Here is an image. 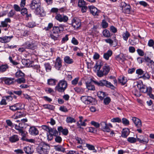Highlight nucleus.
<instances>
[{
	"mask_svg": "<svg viewBox=\"0 0 154 154\" xmlns=\"http://www.w3.org/2000/svg\"><path fill=\"white\" fill-rule=\"evenodd\" d=\"M29 132L32 135H36L38 134V131L35 127H31L29 129Z\"/></svg>",
	"mask_w": 154,
	"mask_h": 154,
	"instance_id": "22",
	"label": "nucleus"
},
{
	"mask_svg": "<svg viewBox=\"0 0 154 154\" xmlns=\"http://www.w3.org/2000/svg\"><path fill=\"white\" fill-rule=\"evenodd\" d=\"M120 7L122 12L126 14H130L131 12V6L129 4H126L124 2L121 3Z\"/></svg>",
	"mask_w": 154,
	"mask_h": 154,
	"instance_id": "5",
	"label": "nucleus"
},
{
	"mask_svg": "<svg viewBox=\"0 0 154 154\" xmlns=\"http://www.w3.org/2000/svg\"><path fill=\"white\" fill-rule=\"evenodd\" d=\"M79 79V77H76L72 81V84L73 85H76L78 82Z\"/></svg>",
	"mask_w": 154,
	"mask_h": 154,
	"instance_id": "61",
	"label": "nucleus"
},
{
	"mask_svg": "<svg viewBox=\"0 0 154 154\" xmlns=\"http://www.w3.org/2000/svg\"><path fill=\"white\" fill-rule=\"evenodd\" d=\"M86 147L89 150H95V147L94 146L90 144L87 143L86 144Z\"/></svg>",
	"mask_w": 154,
	"mask_h": 154,
	"instance_id": "57",
	"label": "nucleus"
},
{
	"mask_svg": "<svg viewBox=\"0 0 154 154\" xmlns=\"http://www.w3.org/2000/svg\"><path fill=\"white\" fill-rule=\"evenodd\" d=\"M132 120L137 128H140L141 127L142 124L140 119L136 117H133Z\"/></svg>",
	"mask_w": 154,
	"mask_h": 154,
	"instance_id": "14",
	"label": "nucleus"
},
{
	"mask_svg": "<svg viewBox=\"0 0 154 154\" xmlns=\"http://www.w3.org/2000/svg\"><path fill=\"white\" fill-rule=\"evenodd\" d=\"M66 121L67 123H71L73 122H75V119L70 116L67 117L66 119Z\"/></svg>",
	"mask_w": 154,
	"mask_h": 154,
	"instance_id": "41",
	"label": "nucleus"
},
{
	"mask_svg": "<svg viewBox=\"0 0 154 154\" xmlns=\"http://www.w3.org/2000/svg\"><path fill=\"white\" fill-rule=\"evenodd\" d=\"M136 72L138 75H142L144 74V72L141 69H139L136 70Z\"/></svg>",
	"mask_w": 154,
	"mask_h": 154,
	"instance_id": "56",
	"label": "nucleus"
},
{
	"mask_svg": "<svg viewBox=\"0 0 154 154\" xmlns=\"http://www.w3.org/2000/svg\"><path fill=\"white\" fill-rule=\"evenodd\" d=\"M110 70L109 66L107 64H105L103 66V70L104 72V74L107 75L109 72Z\"/></svg>",
	"mask_w": 154,
	"mask_h": 154,
	"instance_id": "31",
	"label": "nucleus"
},
{
	"mask_svg": "<svg viewBox=\"0 0 154 154\" xmlns=\"http://www.w3.org/2000/svg\"><path fill=\"white\" fill-rule=\"evenodd\" d=\"M92 82L96 85L98 86H105L109 88L112 89H113L114 87L111 83L106 80H102L97 81L95 80H92Z\"/></svg>",
	"mask_w": 154,
	"mask_h": 154,
	"instance_id": "3",
	"label": "nucleus"
},
{
	"mask_svg": "<svg viewBox=\"0 0 154 154\" xmlns=\"http://www.w3.org/2000/svg\"><path fill=\"white\" fill-rule=\"evenodd\" d=\"M140 78H143L144 80L149 79L150 78V76L147 72H144V74L142 76H140Z\"/></svg>",
	"mask_w": 154,
	"mask_h": 154,
	"instance_id": "43",
	"label": "nucleus"
},
{
	"mask_svg": "<svg viewBox=\"0 0 154 154\" xmlns=\"http://www.w3.org/2000/svg\"><path fill=\"white\" fill-rule=\"evenodd\" d=\"M11 22L10 19L9 18H7L5 19V20L1 22V24L2 27H7L8 26V23H10Z\"/></svg>",
	"mask_w": 154,
	"mask_h": 154,
	"instance_id": "25",
	"label": "nucleus"
},
{
	"mask_svg": "<svg viewBox=\"0 0 154 154\" xmlns=\"http://www.w3.org/2000/svg\"><path fill=\"white\" fill-rule=\"evenodd\" d=\"M100 125L102 130L104 132H109L110 131L109 128L108 127L107 124L104 122H101Z\"/></svg>",
	"mask_w": 154,
	"mask_h": 154,
	"instance_id": "18",
	"label": "nucleus"
},
{
	"mask_svg": "<svg viewBox=\"0 0 154 154\" xmlns=\"http://www.w3.org/2000/svg\"><path fill=\"white\" fill-rule=\"evenodd\" d=\"M22 46L28 49L34 50L37 48L36 42L34 41H27L25 42Z\"/></svg>",
	"mask_w": 154,
	"mask_h": 154,
	"instance_id": "4",
	"label": "nucleus"
},
{
	"mask_svg": "<svg viewBox=\"0 0 154 154\" xmlns=\"http://www.w3.org/2000/svg\"><path fill=\"white\" fill-rule=\"evenodd\" d=\"M68 20V17L66 16L63 14L62 15L61 20V22H63L64 23L66 22Z\"/></svg>",
	"mask_w": 154,
	"mask_h": 154,
	"instance_id": "48",
	"label": "nucleus"
},
{
	"mask_svg": "<svg viewBox=\"0 0 154 154\" xmlns=\"http://www.w3.org/2000/svg\"><path fill=\"white\" fill-rule=\"evenodd\" d=\"M118 82L121 83L122 85H124L127 82V79L124 76H120L118 79Z\"/></svg>",
	"mask_w": 154,
	"mask_h": 154,
	"instance_id": "30",
	"label": "nucleus"
},
{
	"mask_svg": "<svg viewBox=\"0 0 154 154\" xmlns=\"http://www.w3.org/2000/svg\"><path fill=\"white\" fill-rule=\"evenodd\" d=\"M138 4L143 6L144 7H147L148 5L147 3L144 1L138 2L136 4Z\"/></svg>",
	"mask_w": 154,
	"mask_h": 154,
	"instance_id": "52",
	"label": "nucleus"
},
{
	"mask_svg": "<svg viewBox=\"0 0 154 154\" xmlns=\"http://www.w3.org/2000/svg\"><path fill=\"white\" fill-rule=\"evenodd\" d=\"M130 34L128 31H126L125 32H124L122 34V37L123 39L127 41L128 37L130 36Z\"/></svg>",
	"mask_w": 154,
	"mask_h": 154,
	"instance_id": "40",
	"label": "nucleus"
},
{
	"mask_svg": "<svg viewBox=\"0 0 154 154\" xmlns=\"http://www.w3.org/2000/svg\"><path fill=\"white\" fill-rule=\"evenodd\" d=\"M115 60L119 62L120 63H122V57H120V55H116L115 57Z\"/></svg>",
	"mask_w": 154,
	"mask_h": 154,
	"instance_id": "58",
	"label": "nucleus"
},
{
	"mask_svg": "<svg viewBox=\"0 0 154 154\" xmlns=\"http://www.w3.org/2000/svg\"><path fill=\"white\" fill-rule=\"evenodd\" d=\"M57 80L53 79H48L47 80V84L53 86L56 85Z\"/></svg>",
	"mask_w": 154,
	"mask_h": 154,
	"instance_id": "33",
	"label": "nucleus"
},
{
	"mask_svg": "<svg viewBox=\"0 0 154 154\" xmlns=\"http://www.w3.org/2000/svg\"><path fill=\"white\" fill-rule=\"evenodd\" d=\"M129 130L127 128L123 129L122 131L121 136L124 138H126L129 134Z\"/></svg>",
	"mask_w": 154,
	"mask_h": 154,
	"instance_id": "27",
	"label": "nucleus"
},
{
	"mask_svg": "<svg viewBox=\"0 0 154 154\" xmlns=\"http://www.w3.org/2000/svg\"><path fill=\"white\" fill-rule=\"evenodd\" d=\"M137 87L139 88L140 91L143 93L147 92V86L143 85V83L138 84Z\"/></svg>",
	"mask_w": 154,
	"mask_h": 154,
	"instance_id": "23",
	"label": "nucleus"
},
{
	"mask_svg": "<svg viewBox=\"0 0 154 154\" xmlns=\"http://www.w3.org/2000/svg\"><path fill=\"white\" fill-rule=\"evenodd\" d=\"M44 66L47 72H49L51 71V66L49 63H45Z\"/></svg>",
	"mask_w": 154,
	"mask_h": 154,
	"instance_id": "42",
	"label": "nucleus"
},
{
	"mask_svg": "<svg viewBox=\"0 0 154 154\" xmlns=\"http://www.w3.org/2000/svg\"><path fill=\"white\" fill-rule=\"evenodd\" d=\"M23 64L26 66L32 67L33 69H36V72H39L40 71L39 69V66L38 65H34L33 63H31L28 65V63H23Z\"/></svg>",
	"mask_w": 154,
	"mask_h": 154,
	"instance_id": "21",
	"label": "nucleus"
},
{
	"mask_svg": "<svg viewBox=\"0 0 154 154\" xmlns=\"http://www.w3.org/2000/svg\"><path fill=\"white\" fill-rule=\"evenodd\" d=\"M111 99L109 97H106L104 99L103 102L106 105L108 104L110 102Z\"/></svg>",
	"mask_w": 154,
	"mask_h": 154,
	"instance_id": "59",
	"label": "nucleus"
},
{
	"mask_svg": "<svg viewBox=\"0 0 154 154\" xmlns=\"http://www.w3.org/2000/svg\"><path fill=\"white\" fill-rule=\"evenodd\" d=\"M57 130L59 133V135L60 134V133H62V134L65 136L67 135L69 133V131L67 128L63 129L62 126L58 127L57 128Z\"/></svg>",
	"mask_w": 154,
	"mask_h": 154,
	"instance_id": "19",
	"label": "nucleus"
},
{
	"mask_svg": "<svg viewBox=\"0 0 154 154\" xmlns=\"http://www.w3.org/2000/svg\"><path fill=\"white\" fill-rule=\"evenodd\" d=\"M62 14H57L55 16V19L60 22H61V20Z\"/></svg>",
	"mask_w": 154,
	"mask_h": 154,
	"instance_id": "62",
	"label": "nucleus"
},
{
	"mask_svg": "<svg viewBox=\"0 0 154 154\" xmlns=\"http://www.w3.org/2000/svg\"><path fill=\"white\" fill-rule=\"evenodd\" d=\"M64 61L65 63L68 64H71L74 62L73 59L68 56H66L64 57Z\"/></svg>",
	"mask_w": 154,
	"mask_h": 154,
	"instance_id": "28",
	"label": "nucleus"
},
{
	"mask_svg": "<svg viewBox=\"0 0 154 154\" xmlns=\"http://www.w3.org/2000/svg\"><path fill=\"white\" fill-rule=\"evenodd\" d=\"M64 25L60 24L58 26H54L53 27L52 31L58 34L61 33L64 30Z\"/></svg>",
	"mask_w": 154,
	"mask_h": 154,
	"instance_id": "11",
	"label": "nucleus"
},
{
	"mask_svg": "<svg viewBox=\"0 0 154 154\" xmlns=\"http://www.w3.org/2000/svg\"><path fill=\"white\" fill-rule=\"evenodd\" d=\"M85 2L84 0H79L78 2V6L79 7H81L85 6Z\"/></svg>",
	"mask_w": 154,
	"mask_h": 154,
	"instance_id": "54",
	"label": "nucleus"
},
{
	"mask_svg": "<svg viewBox=\"0 0 154 154\" xmlns=\"http://www.w3.org/2000/svg\"><path fill=\"white\" fill-rule=\"evenodd\" d=\"M27 26L29 28H32L35 26L36 25L35 23L34 22H29L28 23Z\"/></svg>",
	"mask_w": 154,
	"mask_h": 154,
	"instance_id": "60",
	"label": "nucleus"
},
{
	"mask_svg": "<svg viewBox=\"0 0 154 154\" xmlns=\"http://www.w3.org/2000/svg\"><path fill=\"white\" fill-rule=\"evenodd\" d=\"M139 40L137 41H136L134 40H132L131 39H129L128 42L130 44L132 45H134L138 43Z\"/></svg>",
	"mask_w": 154,
	"mask_h": 154,
	"instance_id": "49",
	"label": "nucleus"
},
{
	"mask_svg": "<svg viewBox=\"0 0 154 154\" xmlns=\"http://www.w3.org/2000/svg\"><path fill=\"white\" fill-rule=\"evenodd\" d=\"M122 122L125 125H129V121L125 118L122 119Z\"/></svg>",
	"mask_w": 154,
	"mask_h": 154,
	"instance_id": "53",
	"label": "nucleus"
},
{
	"mask_svg": "<svg viewBox=\"0 0 154 154\" xmlns=\"http://www.w3.org/2000/svg\"><path fill=\"white\" fill-rule=\"evenodd\" d=\"M48 132L50 134H51L54 136L58 135L59 133L58 131H57L56 128H50Z\"/></svg>",
	"mask_w": 154,
	"mask_h": 154,
	"instance_id": "32",
	"label": "nucleus"
},
{
	"mask_svg": "<svg viewBox=\"0 0 154 154\" xmlns=\"http://www.w3.org/2000/svg\"><path fill=\"white\" fill-rule=\"evenodd\" d=\"M154 45V41L152 39H150L148 42V45L150 47H153Z\"/></svg>",
	"mask_w": 154,
	"mask_h": 154,
	"instance_id": "63",
	"label": "nucleus"
},
{
	"mask_svg": "<svg viewBox=\"0 0 154 154\" xmlns=\"http://www.w3.org/2000/svg\"><path fill=\"white\" fill-rule=\"evenodd\" d=\"M60 135H58V134L56 135L55 137V141L56 143H60L62 140V137H60Z\"/></svg>",
	"mask_w": 154,
	"mask_h": 154,
	"instance_id": "44",
	"label": "nucleus"
},
{
	"mask_svg": "<svg viewBox=\"0 0 154 154\" xmlns=\"http://www.w3.org/2000/svg\"><path fill=\"white\" fill-rule=\"evenodd\" d=\"M127 140L128 142L130 143H134L137 141V138H135L134 137H129Z\"/></svg>",
	"mask_w": 154,
	"mask_h": 154,
	"instance_id": "47",
	"label": "nucleus"
},
{
	"mask_svg": "<svg viewBox=\"0 0 154 154\" xmlns=\"http://www.w3.org/2000/svg\"><path fill=\"white\" fill-rule=\"evenodd\" d=\"M40 0H32L30 5V7L32 10H36L41 6Z\"/></svg>",
	"mask_w": 154,
	"mask_h": 154,
	"instance_id": "7",
	"label": "nucleus"
},
{
	"mask_svg": "<svg viewBox=\"0 0 154 154\" xmlns=\"http://www.w3.org/2000/svg\"><path fill=\"white\" fill-rule=\"evenodd\" d=\"M87 88L88 90L94 91L95 88L94 85H92L91 82H87L86 83Z\"/></svg>",
	"mask_w": 154,
	"mask_h": 154,
	"instance_id": "34",
	"label": "nucleus"
},
{
	"mask_svg": "<svg viewBox=\"0 0 154 154\" xmlns=\"http://www.w3.org/2000/svg\"><path fill=\"white\" fill-rule=\"evenodd\" d=\"M67 86V84L66 82L64 80H60L55 88L56 91L59 92H64L66 89Z\"/></svg>",
	"mask_w": 154,
	"mask_h": 154,
	"instance_id": "2",
	"label": "nucleus"
},
{
	"mask_svg": "<svg viewBox=\"0 0 154 154\" xmlns=\"http://www.w3.org/2000/svg\"><path fill=\"white\" fill-rule=\"evenodd\" d=\"M88 8L90 10L91 13L94 16H98L100 12V10H98L93 6H89Z\"/></svg>",
	"mask_w": 154,
	"mask_h": 154,
	"instance_id": "9",
	"label": "nucleus"
},
{
	"mask_svg": "<svg viewBox=\"0 0 154 154\" xmlns=\"http://www.w3.org/2000/svg\"><path fill=\"white\" fill-rule=\"evenodd\" d=\"M82 101L86 104H89L91 103L92 104L93 102H94L95 100L94 98L90 96H82L81 97Z\"/></svg>",
	"mask_w": 154,
	"mask_h": 154,
	"instance_id": "6",
	"label": "nucleus"
},
{
	"mask_svg": "<svg viewBox=\"0 0 154 154\" xmlns=\"http://www.w3.org/2000/svg\"><path fill=\"white\" fill-rule=\"evenodd\" d=\"M14 152L16 154H22L24 152L23 150L20 149H17L14 150Z\"/></svg>",
	"mask_w": 154,
	"mask_h": 154,
	"instance_id": "64",
	"label": "nucleus"
},
{
	"mask_svg": "<svg viewBox=\"0 0 154 154\" xmlns=\"http://www.w3.org/2000/svg\"><path fill=\"white\" fill-rule=\"evenodd\" d=\"M50 146L47 143H40L36 148V151L39 154H48Z\"/></svg>",
	"mask_w": 154,
	"mask_h": 154,
	"instance_id": "1",
	"label": "nucleus"
},
{
	"mask_svg": "<svg viewBox=\"0 0 154 154\" xmlns=\"http://www.w3.org/2000/svg\"><path fill=\"white\" fill-rule=\"evenodd\" d=\"M34 13L35 14L37 15H39L41 17H43L45 15V13L43 8L40 6L38 8L35 10Z\"/></svg>",
	"mask_w": 154,
	"mask_h": 154,
	"instance_id": "13",
	"label": "nucleus"
},
{
	"mask_svg": "<svg viewBox=\"0 0 154 154\" xmlns=\"http://www.w3.org/2000/svg\"><path fill=\"white\" fill-rule=\"evenodd\" d=\"M2 80L7 85H10L13 84L15 82V79L14 78L5 77L2 79Z\"/></svg>",
	"mask_w": 154,
	"mask_h": 154,
	"instance_id": "16",
	"label": "nucleus"
},
{
	"mask_svg": "<svg viewBox=\"0 0 154 154\" xmlns=\"http://www.w3.org/2000/svg\"><path fill=\"white\" fill-rule=\"evenodd\" d=\"M43 107L44 109H47L50 110H53L55 108V106L53 105L46 104L43 105Z\"/></svg>",
	"mask_w": 154,
	"mask_h": 154,
	"instance_id": "36",
	"label": "nucleus"
},
{
	"mask_svg": "<svg viewBox=\"0 0 154 154\" xmlns=\"http://www.w3.org/2000/svg\"><path fill=\"white\" fill-rule=\"evenodd\" d=\"M103 35L106 37H109L110 36V33L109 31L107 29H105L103 32Z\"/></svg>",
	"mask_w": 154,
	"mask_h": 154,
	"instance_id": "45",
	"label": "nucleus"
},
{
	"mask_svg": "<svg viewBox=\"0 0 154 154\" xmlns=\"http://www.w3.org/2000/svg\"><path fill=\"white\" fill-rule=\"evenodd\" d=\"M50 36L51 38L54 41L58 40L59 39V34L55 32H54L53 31L50 34Z\"/></svg>",
	"mask_w": 154,
	"mask_h": 154,
	"instance_id": "29",
	"label": "nucleus"
},
{
	"mask_svg": "<svg viewBox=\"0 0 154 154\" xmlns=\"http://www.w3.org/2000/svg\"><path fill=\"white\" fill-rule=\"evenodd\" d=\"M55 150L58 152H64L65 151V149L63 148L61 145H57L54 146Z\"/></svg>",
	"mask_w": 154,
	"mask_h": 154,
	"instance_id": "38",
	"label": "nucleus"
},
{
	"mask_svg": "<svg viewBox=\"0 0 154 154\" xmlns=\"http://www.w3.org/2000/svg\"><path fill=\"white\" fill-rule=\"evenodd\" d=\"M22 105L20 103H17L13 105L9 106V109L12 111L14 112L21 109Z\"/></svg>",
	"mask_w": 154,
	"mask_h": 154,
	"instance_id": "15",
	"label": "nucleus"
},
{
	"mask_svg": "<svg viewBox=\"0 0 154 154\" xmlns=\"http://www.w3.org/2000/svg\"><path fill=\"white\" fill-rule=\"evenodd\" d=\"M97 75L100 77H101L103 76L104 75H106V74H104V72L103 70H99L97 72Z\"/></svg>",
	"mask_w": 154,
	"mask_h": 154,
	"instance_id": "46",
	"label": "nucleus"
},
{
	"mask_svg": "<svg viewBox=\"0 0 154 154\" xmlns=\"http://www.w3.org/2000/svg\"><path fill=\"white\" fill-rule=\"evenodd\" d=\"M71 24L72 26L75 29H77L81 26V23L77 18H74L72 20Z\"/></svg>",
	"mask_w": 154,
	"mask_h": 154,
	"instance_id": "8",
	"label": "nucleus"
},
{
	"mask_svg": "<svg viewBox=\"0 0 154 154\" xmlns=\"http://www.w3.org/2000/svg\"><path fill=\"white\" fill-rule=\"evenodd\" d=\"M19 140V137L16 134H14L9 137V140L11 143H15Z\"/></svg>",
	"mask_w": 154,
	"mask_h": 154,
	"instance_id": "20",
	"label": "nucleus"
},
{
	"mask_svg": "<svg viewBox=\"0 0 154 154\" xmlns=\"http://www.w3.org/2000/svg\"><path fill=\"white\" fill-rule=\"evenodd\" d=\"M68 36V34L66 35L65 36L62 38L61 41V43L62 44L64 43L69 40V38Z\"/></svg>",
	"mask_w": 154,
	"mask_h": 154,
	"instance_id": "55",
	"label": "nucleus"
},
{
	"mask_svg": "<svg viewBox=\"0 0 154 154\" xmlns=\"http://www.w3.org/2000/svg\"><path fill=\"white\" fill-rule=\"evenodd\" d=\"M62 60L60 57H57L56 58L54 66L55 69L58 70H61L62 66Z\"/></svg>",
	"mask_w": 154,
	"mask_h": 154,
	"instance_id": "10",
	"label": "nucleus"
},
{
	"mask_svg": "<svg viewBox=\"0 0 154 154\" xmlns=\"http://www.w3.org/2000/svg\"><path fill=\"white\" fill-rule=\"evenodd\" d=\"M111 121L113 122H121L122 121L120 118L119 117L113 118L111 120Z\"/></svg>",
	"mask_w": 154,
	"mask_h": 154,
	"instance_id": "51",
	"label": "nucleus"
},
{
	"mask_svg": "<svg viewBox=\"0 0 154 154\" xmlns=\"http://www.w3.org/2000/svg\"><path fill=\"white\" fill-rule=\"evenodd\" d=\"M97 95L100 100H103L105 97L106 95L105 93L103 91H99L98 92Z\"/></svg>",
	"mask_w": 154,
	"mask_h": 154,
	"instance_id": "37",
	"label": "nucleus"
},
{
	"mask_svg": "<svg viewBox=\"0 0 154 154\" xmlns=\"http://www.w3.org/2000/svg\"><path fill=\"white\" fill-rule=\"evenodd\" d=\"M137 141L139 143L144 144H146L149 141L148 137L146 136L140 135L139 137L137 136Z\"/></svg>",
	"mask_w": 154,
	"mask_h": 154,
	"instance_id": "12",
	"label": "nucleus"
},
{
	"mask_svg": "<svg viewBox=\"0 0 154 154\" xmlns=\"http://www.w3.org/2000/svg\"><path fill=\"white\" fill-rule=\"evenodd\" d=\"M112 51L110 50H109L106 52L104 53L103 57L106 60H109V57L112 55Z\"/></svg>",
	"mask_w": 154,
	"mask_h": 154,
	"instance_id": "24",
	"label": "nucleus"
},
{
	"mask_svg": "<svg viewBox=\"0 0 154 154\" xmlns=\"http://www.w3.org/2000/svg\"><path fill=\"white\" fill-rule=\"evenodd\" d=\"M23 149L25 152L27 154H32L34 151L32 146H26Z\"/></svg>",
	"mask_w": 154,
	"mask_h": 154,
	"instance_id": "26",
	"label": "nucleus"
},
{
	"mask_svg": "<svg viewBox=\"0 0 154 154\" xmlns=\"http://www.w3.org/2000/svg\"><path fill=\"white\" fill-rule=\"evenodd\" d=\"M13 37V35L11 36H4L0 37V42L2 43H6L9 42Z\"/></svg>",
	"mask_w": 154,
	"mask_h": 154,
	"instance_id": "17",
	"label": "nucleus"
},
{
	"mask_svg": "<svg viewBox=\"0 0 154 154\" xmlns=\"http://www.w3.org/2000/svg\"><path fill=\"white\" fill-rule=\"evenodd\" d=\"M15 76L16 78H19L23 77H25L24 74L21 71H17L15 74Z\"/></svg>",
	"mask_w": 154,
	"mask_h": 154,
	"instance_id": "35",
	"label": "nucleus"
},
{
	"mask_svg": "<svg viewBox=\"0 0 154 154\" xmlns=\"http://www.w3.org/2000/svg\"><path fill=\"white\" fill-rule=\"evenodd\" d=\"M25 77H23L17 79L15 80V82H16L18 84L24 83L26 82V80L25 78Z\"/></svg>",
	"mask_w": 154,
	"mask_h": 154,
	"instance_id": "39",
	"label": "nucleus"
},
{
	"mask_svg": "<svg viewBox=\"0 0 154 154\" xmlns=\"http://www.w3.org/2000/svg\"><path fill=\"white\" fill-rule=\"evenodd\" d=\"M8 68V66L7 65H2L0 66V70L1 72H4Z\"/></svg>",
	"mask_w": 154,
	"mask_h": 154,
	"instance_id": "50",
	"label": "nucleus"
}]
</instances>
